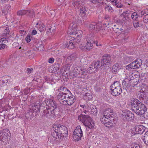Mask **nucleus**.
I'll use <instances>...</instances> for the list:
<instances>
[{
  "mask_svg": "<svg viewBox=\"0 0 148 148\" xmlns=\"http://www.w3.org/2000/svg\"><path fill=\"white\" fill-rule=\"evenodd\" d=\"M128 104L131 107L132 111L139 115H142L147 111L145 105L137 99H132Z\"/></svg>",
  "mask_w": 148,
  "mask_h": 148,
  "instance_id": "2",
  "label": "nucleus"
},
{
  "mask_svg": "<svg viewBox=\"0 0 148 148\" xmlns=\"http://www.w3.org/2000/svg\"><path fill=\"white\" fill-rule=\"evenodd\" d=\"M91 110V114L95 115L97 113V109L95 106L91 105L90 107Z\"/></svg>",
  "mask_w": 148,
  "mask_h": 148,
  "instance_id": "28",
  "label": "nucleus"
},
{
  "mask_svg": "<svg viewBox=\"0 0 148 148\" xmlns=\"http://www.w3.org/2000/svg\"><path fill=\"white\" fill-rule=\"evenodd\" d=\"M143 21L145 23H148V13L145 15L143 18Z\"/></svg>",
  "mask_w": 148,
  "mask_h": 148,
  "instance_id": "46",
  "label": "nucleus"
},
{
  "mask_svg": "<svg viewBox=\"0 0 148 148\" xmlns=\"http://www.w3.org/2000/svg\"><path fill=\"white\" fill-rule=\"evenodd\" d=\"M141 21H140L139 19L133 21V24L134 27L135 28H137L139 26L142 25Z\"/></svg>",
  "mask_w": 148,
  "mask_h": 148,
  "instance_id": "29",
  "label": "nucleus"
},
{
  "mask_svg": "<svg viewBox=\"0 0 148 148\" xmlns=\"http://www.w3.org/2000/svg\"><path fill=\"white\" fill-rule=\"evenodd\" d=\"M77 57V54L76 53H73L68 57L67 60L71 63L75 60Z\"/></svg>",
  "mask_w": 148,
  "mask_h": 148,
  "instance_id": "23",
  "label": "nucleus"
},
{
  "mask_svg": "<svg viewBox=\"0 0 148 148\" xmlns=\"http://www.w3.org/2000/svg\"><path fill=\"white\" fill-rule=\"evenodd\" d=\"M87 73L86 69L83 67L77 66L73 68L71 73H69V75L73 78L77 77L80 78H84Z\"/></svg>",
  "mask_w": 148,
  "mask_h": 148,
  "instance_id": "3",
  "label": "nucleus"
},
{
  "mask_svg": "<svg viewBox=\"0 0 148 148\" xmlns=\"http://www.w3.org/2000/svg\"><path fill=\"white\" fill-rule=\"evenodd\" d=\"M103 116L101 118L107 120L113 118L114 116L113 110L110 108L105 110L103 112Z\"/></svg>",
  "mask_w": 148,
  "mask_h": 148,
  "instance_id": "15",
  "label": "nucleus"
},
{
  "mask_svg": "<svg viewBox=\"0 0 148 148\" xmlns=\"http://www.w3.org/2000/svg\"><path fill=\"white\" fill-rule=\"evenodd\" d=\"M145 127L142 125H138L134 127L133 128V132H131L132 135H135L137 134H142L145 131Z\"/></svg>",
  "mask_w": 148,
  "mask_h": 148,
  "instance_id": "14",
  "label": "nucleus"
},
{
  "mask_svg": "<svg viewBox=\"0 0 148 148\" xmlns=\"http://www.w3.org/2000/svg\"><path fill=\"white\" fill-rule=\"evenodd\" d=\"M5 7L6 10H5V11L7 12L8 14L11 10V6L9 4H7L5 5Z\"/></svg>",
  "mask_w": 148,
  "mask_h": 148,
  "instance_id": "44",
  "label": "nucleus"
},
{
  "mask_svg": "<svg viewBox=\"0 0 148 148\" xmlns=\"http://www.w3.org/2000/svg\"><path fill=\"white\" fill-rule=\"evenodd\" d=\"M134 114L131 111L126 110L123 112L122 115V118L124 121H130L134 118Z\"/></svg>",
  "mask_w": 148,
  "mask_h": 148,
  "instance_id": "8",
  "label": "nucleus"
},
{
  "mask_svg": "<svg viewBox=\"0 0 148 148\" xmlns=\"http://www.w3.org/2000/svg\"><path fill=\"white\" fill-rule=\"evenodd\" d=\"M82 32L81 30H76L69 34L74 36L76 37L77 38H80L82 36Z\"/></svg>",
  "mask_w": 148,
  "mask_h": 148,
  "instance_id": "25",
  "label": "nucleus"
},
{
  "mask_svg": "<svg viewBox=\"0 0 148 148\" xmlns=\"http://www.w3.org/2000/svg\"><path fill=\"white\" fill-rule=\"evenodd\" d=\"M141 64V60L137 59L127 65L125 68L127 70L131 71L132 69L139 68Z\"/></svg>",
  "mask_w": 148,
  "mask_h": 148,
  "instance_id": "11",
  "label": "nucleus"
},
{
  "mask_svg": "<svg viewBox=\"0 0 148 148\" xmlns=\"http://www.w3.org/2000/svg\"><path fill=\"white\" fill-rule=\"evenodd\" d=\"M59 90H60L61 91V92H70V91L68 89L66 88L63 87V86H61L60 87V89H59Z\"/></svg>",
  "mask_w": 148,
  "mask_h": 148,
  "instance_id": "39",
  "label": "nucleus"
},
{
  "mask_svg": "<svg viewBox=\"0 0 148 148\" xmlns=\"http://www.w3.org/2000/svg\"><path fill=\"white\" fill-rule=\"evenodd\" d=\"M104 19L107 20L108 21L110 20V16L108 15H106L104 17Z\"/></svg>",
  "mask_w": 148,
  "mask_h": 148,
  "instance_id": "52",
  "label": "nucleus"
},
{
  "mask_svg": "<svg viewBox=\"0 0 148 148\" xmlns=\"http://www.w3.org/2000/svg\"><path fill=\"white\" fill-rule=\"evenodd\" d=\"M111 121L110 119H108V120L104 119V118H101L100 121L104 125L108 127H111L113 126V122L109 121Z\"/></svg>",
  "mask_w": 148,
  "mask_h": 148,
  "instance_id": "18",
  "label": "nucleus"
},
{
  "mask_svg": "<svg viewBox=\"0 0 148 148\" xmlns=\"http://www.w3.org/2000/svg\"><path fill=\"white\" fill-rule=\"evenodd\" d=\"M27 10H19L17 12V14L18 16H22L26 14Z\"/></svg>",
  "mask_w": 148,
  "mask_h": 148,
  "instance_id": "34",
  "label": "nucleus"
},
{
  "mask_svg": "<svg viewBox=\"0 0 148 148\" xmlns=\"http://www.w3.org/2000/svg\"><path fill=\"white\" fill-rule=\"evenodd\" d=\"M26 15L30 18H32L35 16L34 12L32 10H28Z\"/></svg>",
  "mask_w": 148,
  "mask_h": 148,
  "instance_id": "33",
  "label": "nucleus"
},
{
  "mask_svg": "<svg viewBox=\"0 0 148 148\" xmlns=\"http://www.w3.org/2000/svg\"><path fill=\"white\" fill-rule=\"evenodd\" d=\"M144 95H145V94H144V95H142V94H141L140 95V97H141V99H147L146 98V96H144Z\"/></svg>",
  "mask_w": 148,
  "mask_h": 148,
  "instance_id": "58",
  "label": "nucleus"
},
{
  "mask_svg": "<svg viewBox=\"0 0 148 148\" xmlns=\"http://www.w3.org/2000/svg\"><path fill=\"white\" fill-rule=\"evenodd\" d=\"M84 96L85 99H88V100H92V95L89 93H85Z\"/></svg>",
  "mask_w": 148,
  "mask_h": 148,
  "instance_id": "38",
  "label": "nucleus"
},
{
  "mask_svg": "<svg viewBox=\"0 0 148 148\" xmlns=\"http://www.w3.org/2000/svg\"><path fill=\"white\" fill-rule=\"evenodd\" d=\"M141 14L142 15H144L148 14V9H145L142 10L140 12Z\"/></svg>",
  "mask_w": 148,
  "mask_h": 148,
  "instance_id": "48",
  "label": "nucleus"
},
{
  "mask_svg": "<svg viewBox=\"0 0 148 148\" xmlns=\"http://www.w3.org/2000/svg\"><path fill=\"white\" fill-rule=\"evenodd\" d=\"M38 23L36 24V27H37L38 30L40 32L44 31L45 29V25L43 24H40L39 25H38Z\"/></svg>",
  "mask_w": 148,
  "mask_h": 148,
  "instance_id": "31",
  "label": "nucleus"
},
{
  "mask_svg": "<svg viewBox=\"0 0 148 148\" xmlns=\"http://www.w3.org/2000/svg\"><path fill=\"white\" fill-rule=\"evenodd\" d=\"M103 66L101 67V62L100 63L99 61H94L90 66V68L91 70L92 69H95L96 71V70L98 69L99 68L102 69L103 68Z\"/></svg>",
  "mask_w": 148,
  "mask_h": 148,
  "instance_id": "17",
  "label": "nucleus"
},
{
  "mask_svg": "<svg viewBox=\"0 0 148 148\" xmlns=\"http://www.w3.org/2000/svg\"><path fill=\"white\" fill-rule=\"evenodd\" d=\"M86 47L87 51H89L93 48V46L91 42H87L86 44Z\"/></svg>",
  "mask_w": 148,
  "mask_h": 148,
  "instance_id": "35",
  "label": "nucleus"
},
{
  "mask_svg": "<svg viewBox=\"0 0 148 148\" xmlns=\"http://www.w3.org/2000/svg\"><path fill=\"white\" fill-rule=\"evenodd\" d=\"M86 44H81L79 46V48L82 50L85 51H87L86 49L87 48L86 47Z\"/></svg>",
  "mask_w": 148,
  "mask_h": 148,
  "instance_id": "43",
  "label": "nucleus"
},
{
  "mask_svg": "<svg viewBox=\"0 0 148 148\" xmlns=\"http://www.w3.org/2000/svg\"><path fill=\"white\" fill-rule=\"evenodd\" d=\"M78 118L88 128L91 129L93 127L94 123L92 121V119L88 115L82 114L78 116Z\"/></svg>",
  "mask_w": 148,
  "mask_h": 148,
  "instance_id": "4",
  "label": "nucleus"
},
{
  "mask_svg": "<svg viewBox=\"0 0 148 148\" xmlns=\"http://www.w3.org/2000/svg\"><path fill=\"white\" fill-rule=\"evenodd\" d=\"M102 28V25L101 23H97L95 22H92L91 23L89 26V29L90 30H94L95 31H100L101 32L104 33V32H102V31H105L102 28V29H101Z\"/></svg>",
  "mask_w": 148,
  "mask_h": 148,
  "instance_id": "13",
  "label": "nucleus"
},
{
  "mask_svg": "<svg viewBox=\"0 0 148 148\" xmlns=\"http://www.w3.org/2000/svg\"><path fill=\"white\" fill-rule=\"evenodd\" d=\"M10 133L8 129H5L0 132L1 139H8L10 137Z\"/></svg>",
  "mask_w": 148,
  "mask_h": 148,
  "instance_id": "16",
  "label": "nucleus"
},
{
  "mask_svg": "<svg viewBox=\"0 0 148 148\" xmlns=\"http://www.w3.org/2000/svg\"><path fill=\"white\" fill-rule=\"evenodd\" d=\"M130 12L128 11L123 12L122 13L120 14L119 16L123 21L126 22L127 21H128L129 19H130L128 16L130 14Z\"/></svg>",
  "mask_w": 148,
  "mask_h": 148,
  "instance_id": "21",
  "label": "nucleus"
},
{
  "mask_svg": "<svg viewBox=\"0 0 148 148\" xmlns=\"http://www.w3.org/2000/svg\"><path fill=\"white\" fill-rule=\"evenodd\" d=\"M138 16L137 13L136 12H133L131 13V17L133 21L139 19L138 18Z\"/></svg>",
  "mask_w": 148,
  "mask_h": 148,
  "instance_id": "32",
  "label": "nucleus"
},
{
  "mask_svg": "<svg viewBox=\"0 0 148 148\" xmlns=\"http://www.w3.org/2000/svg\"><path fill=\"white\" fill-rule=\"evenodd\" d=\"M109 22H108L107 23H104L103 24V25L105 27V26L107 27L108 26V25H109Z\"/></svg>",
  "mask_w": 148,
  "mask_h": 148,
  "instance_id": "63",
  "label": "nucleus"
},
{
  "mask_svg": "<svg viewBox=\"0 0 148 148\" xmlns=\"http://www.w3.org/2000/svg\"><path fill=\"white\" fill-rule=\"evenodd\" d=\"M84 109H83V110H82V109H81V113L82 114H83V113H85V114H87L88 113V114H89V113H90L89 111H87L86 110H85Z\"/></svg>",
  "mask_w": 148,
  "mask_h": 148,
  "instance_id": "53",
  "label": "nucleus"
},
{
  "mask_svg": "<svg viewBox=\"0 0 148 148\" xmlns=\"http://www.w3.org/2000/svg\"><path fill=\"white\" fill-rule=\"evenodd\" d=\"M110 88L112 95L116 97L120 95L122 91L121 85L118 81L114 82Z\"/></svg>",
  "mask_w": 148,
  "mask_h": 148,
  "instance_id": "5",
  "label": "nucleus"
},
{
  "mask_svg": "<svg viewBox=\"0 0 148 148\" xmlns=\"http://www.w3.org/2000/svg\"><path fill=\"white\" fill-rule=\"evenodd\" d=\"M42 106L45 105L46 108L52 110L54 112L58 113V110L57 109V105L56 102L51 99H47L46 101H44L42 104Z\"/></svg>",
  "mask_w": 148,
  "mask_h": 148,
  "instance_id": "6",
  "label": "nucleus"
},
{
  "mask_svg": "<svg viewBox=\"0 0 148 148\" xmlns=\"http://www.w3.org/2000/svg\"><path fill=\"white\" fill-rule=\"evenodd\" d=\"M65 0H56L57 3L58 5H60Z\"/></svg>",
  "mask_w": 148,
  "mask_h": 148,
  "instance_id": "50",
  "label": "nucleus"
},
{
  "mask_svg": "<svg viewBox=\"0 0 148 148\" xmlns=\"http://www.w3.org/2000/svg\"><path fill=\"white\" fill-rule=\"evenodd\" d=\"M4 14L5 15L7 14V12L5 11V10H3L1 7H0V15Z\"/></svg>",
  "mask_w": 148,
  "mask_h": 148,
  "instance_id": "45",
  "label": "nucleus"
},
{
  "mask_svg": "<svg viewBox=\"0 0 148 148\" xmlns=\"http://www.w3.org/2000/svg\"><path fill=\"white\" fill-rule=\"evenodd\" d=\"M33 70L32 68L29 69V68H28L27 69V73L29 74L31 73L33 71Z\"/></svg>",
  "mask_w": 148,
  "mask_h": 148,
  "instance_id": "56",
  "label": "nucleus"
},
{
  "mask_svg": "<svg viewBox=\"0 0 148 148\" xmlns=\"http://www.w3.org/2000/svg\"><path fill=\"white\" fill-rule=\"evenodd\" d=\"M48 8H47V9L45 8V10H46V11L48 13L49 15H53L55 14V12L53 10H50L48 9Z\"/></svg>",
  "mask_w": 148,
  "mask_h": 148,
  "instance_id": "41",
  "label": "nucleus"
},
{
  "mask_svg": "<svg viewBox=\"0 0 148 148\" xmlns=\"http://www.w3.org/2000/svg\"><path fill=\"white\" fill-rule=\"evenodd\" d=\"M122 85L124 86H126L127 87L128 86V83L125 81H123L122 82Z\"/></svg>",
  "mask_w": 148,
  "mask_h": 148,
  "instance_id": "57",
  "label": "nucleus"
},
{
  "mask_svg": "<svg viewBox=\"0 0 148 148\" xmlns=\"http://www.w3.org/2000/svg\"><path fill=\"white\" fill-rule=\"evenodd\" d=\"M75 100L74 96L70 92L68 93L65 101H63V103L61 104L65 106H71L75 102Z\"/></svg>",
  "mask_w": 148,
  "mask_h": 148,
  "instance_id": "10",
  "label": "nucleus"
},
{
  "mask_svg": "<svg viewBox=\"0 0 148 148\" xmlns=\"http://www.w3.org/2000/svg\"><path fill=\"white\" fill-rule=\"evenodd\" d=\"M105 10L106 11H108L110 13H112L114 11V10L110 5H106L105 7Z\"/></svg>",
  "mask_w": 148,
  "mask_h": 148,
  "instance_id": "36",
  "label": "nucleus"
},
{
  "mask_svg": "<svg viewBox=\"0 0 148 148\" xmlns=\"http://www.w3.org/2000/svg\"><path fill=\"white\" fill-rule=\"evenodd\" d=\"M80 106L81 108H82L83 109H86V106L84 105H80Z\"/></svg>",
  "mask_w": 148,
  "mask_h": 148,
  "instance_id": "62",
  "label": "nucleus"
},
{
  "mask_svg": "<svg viewBox=\"0 0 148 148\" xmlns=\"http://www.w3.org/2000/svg\"><path fill=\"white\" fill-rule=\"evenodd\" d=\"M32 39V36L30 35H27L26 36L25 40L27 42H29Z\"/></svg>",
  "mask_w": 148,
  "mask_h": 148,
  "instance_id": "47",
  "label": "nucleus"
},
{
  "mask_svg": "<svg viewBox=\"0 0 148 148\" xmlns=\"http://www.w3.org/2000/svg\"><path fill=\"white\" fill-rule=\"evenodd\" d=\"M143 140L145 143L148 145V135H145L143 137Z\"/></svg>",
  "mask_w": 148,
  "mask_h": 148,
  "instance_id": "42",
  "label": "nucleus"
},
{
  "mask_svg": "<svg viewBox=\"0 0 148 148\" xmlns=\"http://www.w3.org/2000/svg\"><path fill=\"white\" fill-rule=\"evenodd\" d=\"M40 104L39 103H35L34 104V105L32 106V108H30V110H32V112L33 113L35 114L36 113H37L38 112H39L40 110Z\"/></svg>",
  "mask_w": 148,
  "mask_h": 148,
  "instance_id": "22",
  "label": "nucleus"
},
{
  "mask_svg": "<svg viewBox=\"0 0 148 148\" xmlns=\"http://www.w3.org/2000/svg\"><path fill=\"white\" fill-rule=\"evenodd\" d=\"M63 46L65 48L70 49H73L75 47L73 40L66 41L63 44Z\"/></svg>",
  "mask_w": 148,
  "mask_h": 148,
  "instance_id": "19",
  "label": "nucleus"
},
{
  "mask_svg": "<svg viewBox=\"0 0 148 148\" xmlns=\"http://www.w3.org/2000/svg\"><path fill=\"white\" fill-rule=\"evenodd\" d=\"M70 64H66L65 65V69L64 71V73H65L66 74H69V73H71L70 71Z\"/></svg>",
  "mask_w": 148,
  "mask_h": 148,
  "instance_id": "30",
  "label": "nucleus"
},
{
  "mask_svg": "<svg viewBox=\"0 0 148 148\" xmlns=\"http://www.w3.org/2000/svg\"><path fill=\"white\" fill-rule=\"evenodd\" d=\"M6 38H2L0 40V43H1L2 41L3 42L4 41H5Z\"/></svg>",
  "mask_w": 148,
  "mask_h": 148,
  "instance_id": "61",
  "label": "nucleus"
},
{
  "mask_svg": "<svg viewBox=\"0 0 148 148\" xmlns=\"http://www.w3.org/2000/svg\"><path fill=\"white\" fill-rule=\"evenodd\" d=\"M130 80L129 79L126 78H125L124 80H123V81H124L126 82L127 83L129 81H130Z\"/></svg>",
  "mask_w": 148,
  "mask_h": 148,
  "instance_id": "64",
  "label": "nucleus"
},
{
  "mask_svg": "<svg viewBox=\"0 0 148 148\" xmlns=\"http://www.w3.org/2000/svg\"><path fill=\"white\" fill-rule=\"evenodd\" d=\"M115 6L118 8H121L123 6V5L121 4L120 3H115Z\"/></svg>",
  "mask_w": 148,
  "mask_h": 148,
  "instance_id": "55",
  "label": "nucleus"
},
{
  "mask_svg": "<svg viewBox=\"0 0 148 148\" xmlns=\"http://www.w3.org/2000/svg\"><path fill=\"white\" fill-rule=\"evenodd\" d=\"M120 69H121L120 66H119L118 64L116 63L112 66V72L113 73L116 74Z\"/></svg>",
  "mask_w": 148,
  "mask_h": 148,
  "instance_id": "26",
  "label": "nucleus"
},
{
  "mask_svg": "<svg viewBox=\"0 0 148 148\" xmlns=\"http://www.w3.org/2000/svg\"><path fill=\"white\" fill-rule=\"evenodd\" d=\"M9 0H0V3H3L7 2Z\"/></svg>",
  "mask_w": 148,
  "mask_h": 148,
  "instance_id": "59",
  "label": "nucleus"
},
{
  "mask_svg": "<svg viewBox=\"0 0 148 148\" xmlns=\"http://www.w3.org/2000/svg\"><path fill=\"white\" fill-rule=\"evenodd\" d=\"M37 33V32L36 30L34 29L33 30L32 32V34L33 35H35Z\"/></svg>",
  "mask_w": 148,
  "mask_h": 148,
  "instance_id": "60",
  "label": "nucleus"
},
{
  "mask_svg": "<svg viewBox=\"0 0 148 148\" xmlns=\"http://www.w3.org/2000/svg\"><path fill=\"white\" fill-rule=\"evenodd\" d=\"M54 58H51L49 59L48 62L49 63L52 64L54 62Z\"/></svg>",
  "mask_w": 148,
  "mask_h": 148,
  "instance_id": "54",
  "label": "nucleus"
},
{
  "mask_svg": "<svg viewBox=\"0 0 148 148\" xmlns=\"http://www.w3.org/2000/svg\"><path fill=\"white\" fill-rule=\"evenodd\" d=\"M56 97L60 103H63V101H65L68 95V92H61L59 89H57L56 91Z\"/></svg>",
  "mask_w": 148,
  "mask_h": 148,
  "instance_id": "12",
  "label": "nucleus"
},
{
  "mask_svg": "<svg viewBox=\"0 0 148 148\" xmlns=\"http://www.w3.org/2000/svg\"><path fill=\"white\" fill-rule=\"evenodd\" d=\"M32 110L30 109L27 111V112L25 114V117L27 119L30 118L32 119L34 116V114L32 112Z\"/></svg>",
  "mask_w": 148,
  "mask_h": 148,
  "instance_id": "27",
  "label": "nucleus"
},
{
  "mask_svg": "<svg viewBox=\"0 0 148 148\" xmlns=\"http://www.w3.org/2000/svg\"><path fill=\"white\" fill-rule=\"evenodd\" d=\"M59 113L57 112H54L52 110L46 108V107L44 106L43 112L42 115V117L43 119H45V118H49L51 116H56L58 115Z\"/></svg>",
  "mask_w": 148,
  "mask_h": 148,
  "instance_id": "7",
  "label": "nucleus"
},
{
  "mask_svg": "<svg viewBox=\"0 0 148 148\" xmlns=\"http://www.w3.org/2000/svg\"><path fill=\"white\" fill-rule=\"evenodd\" d=\"M111 56L108 54L104 55L102 57L101 59V67L102 66H103L105 63L107 62H110L111 60Z\"/></svg>",
  "mask_w": 148,
  "mask_h": 148,
  "instance_id": "20",
  "label": "nucleus"
},
{
  "mask_svg": "<svg viewBox=\"0 0 148 148\" xmlns=\"http://www.w3.org/2000/svg\"><path fill=\"white\" fill-rule=\"evenodd\" d=\"M87 11L85 7H82L80 8V13L82 14H85Z\"/></svg>",
  "mask_w": 148,
  "mask_h": 148,
  "instance_id": "49",
  "label": "nucleus"
},
{
  "mask_svg": "<svg viewBox=\"0 0 148 148\" xmlns=\"http://www.w3.org/2000/svg\"><path fill=\"white\" fill-rule=\"evenodd\" d=\"M73 38H74L72 40H73L75 45L77 44L80 42L81 39L80 38H77L75 36H73Z\"/></svg>",
  "mask_w": 148,
  "mask_h": 148,
  "instance_id": "37",
  "label": "nucleus"
},
{
  "mask_svg": "<svg viewBox=\"0 0 148 148\" xmlns=\"http://www.w3.org/2000/svg\"><path fill=\"white\" fill-rule=\"evenodd\" d=\"M110 62H107L105 63L104 65L103 66V70L106 71L107 69H108L110 67Z\"/></svg>",
  "mask_w": 148,
  "mask_h": 148,
  "instance_id": "40",
  "label": "nucleus"
},
{
  "mask_svg": "<svg viewBox=\"0 0 148 148\" xmlns=\"http://www.w3.org/2000/svg\"><path fill=\"white\" fill-rule=\"evenodd\" d=\"M83 136V132L80 126L78 125L73 132V138L75 141H78L81 140Z\"/></svg>",
  "mask_w": 148,
  "mask_h": 148,
  "instance_id": "9",
  "label": "nucleus"
},
{
  "mask_svg": "<svg viewBox=\"0 0 148 148\" xmlns=\"http://www.w3.org/2000/svg\"><path fill=\"white\" fill-rule=\"evenodd\" d=\"M4 34L5 35H6L7 34H9L10 31L8 28L7 27H6V29L4 30Z\"/></svg>",
  "mask_w": 148,
  "mask_h": 148,
  "instance_id": "51",
  "label": "nucleus"
},
{
  "mask_svg": "<svg viewBox=\"0 0 148 148\" xmlns=\"http://www.w3.org/2000/svg\"><path fill=\"white\" fill-rule=\"evenodd\" d=\"M66 127L64 125L59 124H55L52 127L51 135L53 137L52 140L57 142L61 141L68 134Z\"/></svg>",
  "mask_w": 148,
  "mask_h": 148,
  "instance_id": "1",
  "label": "nucleus"
},
{
  "mask_svg": "<svg viewBox=\"0 0 148 148\" xmlns=\"http://www.w3.org/2000/svg\"><path fill=\"white\" fill-rule=\"evenodd\" d=\"M77 25L75 23H71L69 26V27L68 31V34H69L73 32H75L76 30Z\"/></svg>",
  "mask_w": 148,
  "mask_h": 148,
  "instance_id": "24",
  "label": "nucleus"
}]
</instances>
